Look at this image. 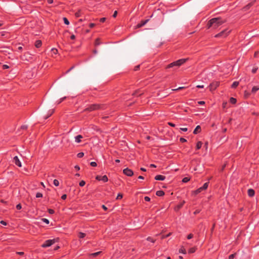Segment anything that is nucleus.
I'll use <instances>...</instances> for the list:
<instances>
[{
	"mask_svg": "<svg viewBox=\"0 0 259 259\" xmlns=\"http://www.w3.org/2000/svg\"><path fill=\"white\" fill-rule=\"evenodd\" d=\"M225 19H223L221 17L214 18L210 19L207 23V27L209 28L210 27L213 29H217L220 25L226 22Z\"/></svg>",
	"mask_w": 259,
	"mask_h": 259,
	"instance_id": "nucleus-1",
	"label": "nucleus"
},
{
	"mask_svg": "<svg viewBox=\"0 0 259 259\" xmlns=\"http://www.w3.org/2000/svg\"><path fill=\"white\" fill-rule=\"evenodd\" d=\"M59 240L58 238L54 239L52 240H48L41 245L42 247H47L51 246L52 244L57 242Z\"/></svg>",
	"mask_w": 259,
	"mask_h": 259,
	"instance_id": "nucleus-2",
	"label": "nucleus"
},
{
	"mask_svg": "<svg viewBox=\"0 0 259 259\" xmlns=\"http://www.w3.org/2000/svg\"><path fill=\"white\" fill-rule=\"evenodd\" d=\"M230 31H228V29H225L223 31H222V32H221L220 33L216 34L215 35V37H226L228 34L229 33H230Z\"/></svg>",
	"mask_w": 259,
	"mask_h": 259,
	"instance_id": "nucleus-3",
	"label": "nucleus"
},
{
	"mask_svg": "<svg viewBox=\"0 0 259 259\" xmlns=\"http://www.w3.org/2000/svg\"><path fill=\"white\" fill-rule=\"evenodd\" d=\"M123 172L124 173V175L129 177L132 176L134 174L133 171L128 168L124 169L123 170Z\"/></svg>",
	"mask_w": 259,
	"mask_h": 259,
	"instance_id": "nucleus-4",
	"label": "nucleus"
},
{
	"mask_svg": "<svg viewBox=\"0 0 259 259\" xmlns=\"http://www.w3.org/2000/svg\"><path fill=\"white\" fill-rule=\"evenodd\" d=\"M187 59H180L176 62H174L175 66H180L186 62Z\"/></svg>",
	"mask_w": 259,
	"mask_h": 259,
	"instance_id": "nucleus-5",
	"label": "nucleus"
},
{
	"mask_svg": "<svg viewBox=\"0 0 259 259\" xmlns=\"http://www.w3.org/2000/svg\"><path fill=\"white\" fill-rule=\"evenodd\" d=\"M219 85V83L218 82H215L211 83L209 85V89L210 91H212L215 90Z\"/></svg>",
	"mask_w": 259,
	"mask_h": 259,
	"instance_id": "nucleus-6",
	"label": "nucleus"
},
{
	"mask_svg": "<svg viewBox=\"0 0 259 259\" xmlns=\"http://www.w3.org/2000/svg\"><path fill=\"white\" fill-rule=\"evenodd\" d=\"M100 106L99 105H93L86 110L89 111H93L99 109Z\"/></svg>",
	"mask_w": 259,
	"mask_h": 259,
	"instance_id": "nucleus-7",
	"label": "nucleus"
},
{
	"mask_svg": "<svg viewBox=\"0 0 259 259\" xmlns=\"http://www.w3.org/2000/svg\"><path fill=\"white\" fill-rule=\"evenodd\" d=\"M148 21H149L148 19L144 20V21H142L140 23H139L138 24H137V25L136 26V28H140V27H142L143 26L145 25L147 23V22Z\"/></svg>",
	"mask_w": 259,
	"mask_h": 259,
	"instance_id": "nucleus-8",
	"label": "nucleus"
},
{
	"mask_svg": "<svg viewBox=\"0 0 259 259\" xmlns=\"http://www.w3.org/2000/svg\"><path fill=\"white\" fill-rule=\"evenodd\" d=\"M165 177L162 175H157L155 177V180H159V181H163L165 179Z\"/></svg>",
	"mask_w": 259,
	"mask_h": 259,
	"instance_id": "nucleus-9",
	"label": "nucleus"
},
{
	"mask_svg": "<svg viewBox=\"0 0 259 259\" xmlns=\"http://www.w3.org/2000/svg\"><path fill=\"white\" fill-rule=\"evenodd\" d=\"M247 193L248 196L252 197L254 195V191L252 189H249L248 190Z\"/></svg>",
	"mask_w": 259,
	"mask_h": 259,
	"instance_id": "nucleus-10",
	"label": "nucleus"
},
{
	"mask_svg": "<svg viewBox=\"0 0 259 259\" xmlns=\"http://www.w3.org/2000/svg\"><path fill=\"white\" fill-rule=\"evenodd\" d=\"M30 56L28 54H24L23 56H21V59L22 60H29Z\"/></svg>",
	"mask_w": 259,
	"mask_h": 259,
	"instance_id": "nucleus-11",
	"label": "nucleus"
},
{
	"mask_svg": "<svg viewBox=\"0 0 259 259\" xmlns=\"http://www.w3.org/2000/svg\"><path fill=\"white\" fill-rule=\"evenodd\" d=\"M201 131V127L199 125H197L193 131L194 134H197L199 133Z\"/></svg>",
	"mask_w": 259,
	"mask_h": 259,
	"instance_id": "nucleus-12",
	"label": "nucleus"
},
{
	"mask_svg": "<svg viewBox=\"0 0 259 259\" xmlns=\"http://www.w3.org/2000/svg\"><path fill=\"white\" fill-rule=\"evenodd\" d=\"M203 190H204L203 189V188H202V187L198 188L197 190H196V191H194L193 192V193L195 194V195H197L198 194H199V193H200Z\"/></svg>",
	"mask_w": 259,
	"mask_h": 259,
	"instance_id": "nucleus-13",
	"label": "nucleus"
},
{
	"mask_svg": "<svg viewBox=\"0 0 259 259\" xmlns=\"http://www.w3.org/2000/svg\"><path fill=\"white\" fill-rule=\"evenodd\" d=\"M82 138V136L81 135H78L75 137V142L77 143H80L81 140L80 139Z\"/></svg>",
	"mask_w": 259,
	"mask_h": 259,
	"instance_id": "nucleus-14",
	"label": "nucleus"
},
{
	"mask_svg": "<svg viewBox=\"0 0 259 259\" xmlns=\"http://www.w3.org/2000/svg\"><path fill=\"white\" fill-rule=\"evenodd\" d=\"M185 203V201H183L181 203H180V204H179L177 206H176L175 210H178L179 209H180L182 207V206L184 205V204Z\"/></svg>",
	"mask_w": 259,
	"mask_h": 259,
	"instance_id": "nucleus-15",
	"label": "nucleus"
},
{
	"mask_svg": "<svg viewBox=\"0 0 259 259\" xmlns=\"http://www.w3.org/2000/svg\"><path fill=\"white\" fill-rule=\"evenodd\" d=\"M41 46V41L39 40L36 41L35 43V46L38 48Z\"/></svg>",
	"mask_w": 259,
	"mask_h": 259,
	"instance_id": "nucleus-16",
	"label": "nucleus"
},
{
	"mask_svg": "<svg viewBox=\"0 0 259 259\" xmlns=\"http://www.w3.org/2000/svg\"><path fill=\"white\" fill-rule=\"evenodd\" d=\"M156 195L158 196H162L164 194V193L163 191H158L156 192Z\"/></svg>",
	"mask_w": 259,
	"mask_h": 259,
	"instance_id": "nucleus-17",
	"label": "nucleus"
},
{
	"mask_svg": "<svg viewBox=\"0 0 259 259\" xmlns=\"http://www.w3.org/2000/svg\"><path fill=\"white\" fill-rule=\"evenodd\" d=\"M259 90V87L257 86L253 87L252 89V93H255L256 91Z\"/></svg>",
	"mask_w": 259,
	"mask_h": 259,
	"instance_id": "nucleus-18",
	"label": "nucleus"
},
{
	"mask_svg": "<svg viewBox=\"0 0 259 259\" xmlns=\"http://www.w3.org/2000/svg\"><path fill=\"white\" fill-rule=\"evenodd\" d=\"M101 251H98V252H95V253H91L90 254V256H96L99 254H100L101 253Z\"/></svg>",
	"mask_w": 259,
	"mask_h": 259,
	"instance_id": "nucleus-19",
	"label": "nucleus"
},
{
	"mask_svg": "<svg viewBox=\"0 0 259 259\" xmlns=\"http://www.w3.org/2000/svg\"><path fill=\"white\" fill-rule=\"evenodd\" d=\"M202 143L201 142H198L197 143V145H196V148L197 149H199L201 146H202Z\"/></svg>",
	"mask_w": 259,
	"mask_h": 259,
	"instance_id": "nucleus-20",
	"label": "nucleus"
},
{
	"mask_svg": "<svg viewBox=\"0 0 259 259\" xmlns=\"http://www.w3.org/2000/svg\"><path fill=\"white\" fill-rule=\"evenodd\" d=\"M239 84V82L238 81H235L233 83V84H232V88H236V87H237Z\"/></svg>",
	"mask_w": 259,
	"mask_h": 259,
	"instance_id": "nucleus-21",
	"label": "nucleus"
},
{
	"mask_svg": "<svg viewBox=\"0 0 259 259\" xmlns=\"http://www.w3.org/2000/svg\"><path fill=\"white\" fill-rule=\"evenodd\" d=\"M85 235H86L85 233H82V232H79L78 236L80 238H83L85 236Z\"/></svg>",
	"mask_w": 259,
	"mask_h": 259,
	"instance_id": "nucleus-22",
	"label": "nucleus"
},
{
	"mask_svg": "<svg viewBox=\"0 0 259 259\" xmlns=\"http://www.w3.org/2000/svg\"><path fill=\"white\" fill-rule=\"evenodd\" d=\"M196 250V248L195 247H192V248H191L189 249L188 252L189 253H192L193 252H194Z\"/></svg>",
	"mask_w": 259,
	"mask_h": 259,
	"instance_id": "nucleus-23",
	"label": "nucleus"
},
{
	"mask_svg": "<svg viewBox=\"0 0 259 259\" xmlns=\"http://www.w3.org/2000/svg\"><path fill=\"white\" fill-rule=\"evenodd\" d=\"M230 102L232 103V104H235L236 103V99L232 97L230 98Z\"/></svg>",
	"mask_w": 259,
	"mask_h": 259,
	"instance_id": "nucleus-24",
	"label": "nucleus"
},
{
	"mask_svg": "<svg viewBox=\"0 0 259 259\" xmlns=\"http://www.w3.org/2000/svg\"><path fill=\"white\" fill-rule=\"evenodd\" d=\"M101 180L104 182H107L108 181V178L106 176H104L102 177Z\"/></svg>",
	"mask_w": 259,
	"mask_h": 259,
	"instance_id": "nucleus-25",
	"label": "nucleus"
},
{
	"mask_svg": "<svg viewBox=\"0 0 259 259\" xmlns=\"http://www.w3.org/2000/svg\"><path fill=\"white\" fill-rule=\"evenodd\" d=\"M54 185L56 186H58L59 185V182L57 180H54L53 181Z\"/></svg>",
	"mask_w": 259,
	"mask_h": 259,
	"instance_id": "nucleus-26",
	"label": "nucleus"
},
{
	"mask_svg": "<svg viewBox=\"0 0 259 259\" xmlns=\"http://www.w3.org/2000/svg\"><path fill=\"white\" fill-rule=\"evenodd\" d=\"M100 44H101V42H100V39H99V38L96 39V40H95V45L96 46H98Z\"/></svg>",
	"mask_w": 259,
	"mask_h": 259,
	"instance_id": "nucleus-27",
	"label": "nucleus"
},
{
	"mask_svg": "<svg viewBox=\"0 0 259 259\" xmlns=\"http://www.w3.org/2000/svg\"><path fill=\"white\" fill-rule=\"evenodd\" d=\"M63 20H64V22L65 24L66 25H69V21L68 20V19L65 18V17H64L63 18Z\"/></svg>",
	"mask_w": 259,
	"mask_h": 259,
	"instance_id": "nucleus-28",
	"label": "nucleus"
},
{
	"mask_svg": "<svg viewBox=\"0 0 259 259\" xmlns=\"http://www.w3.org/2000/svg\"><path fill=\"white\" fill-rule=\"evenodd\" d=\"M190 180V178L185 177L183 179L182 182L184 183H186V182H188Z\"/></svg>",
	"mask_w": 259,
	"mask_h": 259,
	"instance_id": "nucleus-29",
	"label": "nucleus"
},
{
	"mask_svg": "<svg viewBox=\"0 0 259 259\" xmlns=\"http://www.w3.org/2000/svg\"><path fill=\"white\" fill-rule=\"evenodd\" d=\"M208 186V183H205V184H204L203 186H202V188H203L204 190H206Z\"/></svg>",
	"mask_w": 259,
	"mask_h": 259,
	"instance_id": "nucleus-30",
	"label": "nucleus"
},
{
	"mask_svg": "<svg viewBox=\"0 0 259 259\" xmlns=\"http://www.w3.org/2000/svg\"><path fill=\"white\" fill-rule=\"evenodd\" d=\"M179 252L184 254L186 253V250L183 247L180 249Z\"/></svg>",
	"mask_w": 259,
	"mask_h": 259,
	"instance_id": "nucleus-31",
	"label": "nucleus"
},
{
	"mask_svg": "<svg viewBox=\"0 0 259 259\" xmlns=\"http://www.w3.org/2000/svg\"><path fill=\"white\" fill-rule=\"evenodd\" d=\"M84 153L83 152H80L77 154V157L78 158H81L83 156Z\"/></svg>",
	"mask_w": 259,
	"mask_h": 259,
	"instance_id": "nucleus-32",
	"label": "nucleus"
},
{
	"mask_svg": "<svg viewBox=\"0 0 259 259\" xmlns=\"http://www.w3.org/2000/svg\"><path fill=\"white\" fill-rule=\"evenodd\" d=\"M36 197L37 198H40V197H42V194L41 193H37L36 194Z\"/></svg>",
	"mask_w": 259,
	"mask_h": 259,
	"instance_id": "nucleus-33",
	"label": "nucleus"
},
{
	"mask_svg": "<svg viewBox=\"0 0 259 259\" xmlns=\"http://www.w3.org/2000/svg\"><path fill=\"white\" fill-rule=\"evenodd\" d=\"M174 66H175L174 62H173V63H171L169 64L167 67H166V68H171V67H174Z\"/></svg>",
	"mask_w": 259,
	"mask_h": 259,
	"instance_id": "nucleus-34",
	"label": "nucleus"
},
{
	"mask_svg": "<svg viewBox=\"0 0 259 259\" xmlns=\"http://www.w3.org/2000/svg\"><path fill=\"white\" fill-rule=\"evenodd\" d=\"M85 184V182L84 181H81L79 183V186L81 187H82V186H84Z\"/></svg>",
	"mask_w": 259,
	"mask_h": 259,
	"instance_id": "nucleus-35",
	"label": "nucleus"
},
{
	"mask_svg": "<svg viewBox=\"0 0 259 259\" xmlns=\"http://www.w3.org/2000/svg\"><path fill=\"white\" fill-rule=\"evenodd\" d=\"M147 240L148 241H151L152 242L154 243L155 242V240H153L151 237H148L147 238Z\"/></svg>",
	"mask_w": 259,
	"mask_h": 259,
	"instance_id": "nucleus-36",
	"label": "nucleus"
},
{
	"mask_svg": "<svg viewBox=\"0 0 259 259\" xmlns=\"http://www.w3.org/2000/svg\"><path fill=\"white\" fill-rule=\"evenodd\" d=\"M52 51L53 52V54H57L58 53V50L54 48L52 49Z\"/></svg>",
	"mask_w": 259,
	"mask_h": 259,
	"instance_id": "nucleus-37",
	"label": "nucleus"
},
{
	"mask_svg": "<svg viewBox=\"0 0 259 259\" xmlns=\"http://www.w3.org/2000/svg\"><path fill=\"white\" fill-rule=\"evenodd\" d=\"M42 221L47 224L49 223V221L47 219H42Z\"/></svg>",
	"mask_w": 259,
	"mask_h": 259,
	"instance_id": "nucleus-38",
	"label": "nucleus"
},
{
	"mask_svg": "<svg viewBox=\"0 0 259 259\" xmlns=\"http://www.w3.org/2000/svg\"><path fill=\"white\" fill-rule=\"evenodd\" d=\"M193 237V235L192 234H190L187 236V239H190L192 238Z\"/></svg>",
	"mask_w": 259,
	"mask_h": 259,
	"instance_id": "nucleus-39",
	"label": "nucleus"
},
{
	"mask_svg": "<svg viewBox=\"0 0 259 259\" xmlns=\"http://www.w3.org/2000/svg\"><path fill=\"white\" fill-rule=\"evenodd\" d=\"M27 128V126L26 125H23L21 126L20 129L22 130H25Z\"/></svg>",
	"mask_w": 259,
	"mask_h": 259,
	"instance_id": "nucleus-40",
	"label": "nucleus"
},
{
	"mask_svg": "<svg viewBox=\"0 0 259 259\" xmlns=\"http://www.w3.org/2000/svg\"><path fill=\"white\" fill-rule=\"evenodd\" d=\"M17 166H18L19 167H21L22 166L21 163L19 161V160L18 159V158H17Z\"/></svg>",
	"mask_w": 259,
	"mask_h": 259,
	"instance_id": "nucleus-41",
	"label": "nucleus"
},
{
	"mask_svg": "<svg viewBox=\"0 0 259 259\" xmlns=\"http://www.w3.org/2000/svg\"><path fill=\"white\" fill-rule=\"evenodd\" d=\"M185 88L184 87H179L178 88V89H172L171 91H178V90H181V89H183Z\"/></svg>",
	"mask_w": 259,
	"mask_h": 259,
	"instance_id": "nucleus-42",
	"label": "nucleus"
},
{
	"mask_svg": "<svg viewBox=\"0 0 259 259\" xmlns=\"http://www.w3.org/2000/svg\"><path fill=\"white\" fill-rule=\"evenodd\" d=\"M258 68L257 67H254L252 69V72L253 73H255L256 71V70H257Z\"/></svg>",
	"mask_w": 259,
	"mask_h": 259,
	"instance_id": "nucleus-43",
	"label": "nucleus"
},
{
	"mask_svg": "<svg viewBox=\"0 0 259 259\" xmlns=\"http://www.w3.org/2000/svg\"><path fill=\"white\" fill-rule=\"evenodd\" d=\"M235 254H231L229 257V259H233L235 257Z\"/></svg>",
	"mask_w": 259,
	"mask_h": 259,
	"instance_id": "nucleus-44",
	"label": "nucleus"
},
{
	"mask_svg": "<svg viewBox=\"0 0 259 259\" xmlns=\"http://www.w3.org/2000/svg\"><path fill=\"white\" fill-rule=\"evenodd\" d=\"M122 198V195L121 194H118V195L117 196L116 199H121Z\"/></svg>",
	"mask_w": 259,
	"mask_h": 259,
	"instance_id": "nucleus-45",
	"label": "nucleus"
},
{
	"mask_svg": "<svg viewBox=\"0 0 259 259\" xmlns=\"http://www.w3.org/2000/svg\"><path fill=\"white\" fill-rule=\"evenodd\" d=\"M252 5V4L250 3V4H249L248 5H247L245 7H244V9L245 10H247L250 7H251V6Z\"/></svg>",
	"mask_w": 259,
	"mask_h": 259,
	"instance_id": "nucleus-46",
	"label": "nucleus"
},
{
	"mask_svg": "<svg viewBox=\"0 0 259 259\" xmlns=\"http://www.w3.org/2000/svg\"><path fill=\"white\" fill-rule=\"evenodd\" d=\"M91 165L92 166H96L97 163L95 162H92L90 163Z\"/></svg>",
	"mask_w": 259,
	"mask_h": 259,
	"instance_id": "nucleus-47",
	"label": "nucleus"
},
{
	"mask_svg": "<svg viewBox=\"0 0 259 259\" xmlns=\"http://www.w3.org/2000/svg\"><path fill=\"white\" fill-rule=\"evenodd\" d=\"M66 98V97H64V98H62L61 99H60V100L58 102L57 104H60L61 102H62Z\"/></svg>",
	"mask_w": 259,
	"mask_h": 259,
	"instance_id": "nucleus-48",
	"label": "nucleus"
},
{
	"mask_svg": "<svg viewBox=\"0 0 259 259\" xmlns=\"http://www.w3.org/2000/svg\"><path fill=\"white\" fill-rule=\"evenodd\" d=\"M144 199L146 201H150V198L149 197H148V196L145 197H144Z\"/></svg>",
	"mask_w": 259,
	"mask_h": 259,
	"instance_id": "nucleus-49",
	"label": "nucleus"
},
{
	"mask_svg": "<svg viewBox=\"0 0 259 259\" xmlns=\"http://www.w3.org/2000/svg\"><path fill=\"white\" fill-rule=\"evenodd\" d=\"M180 140L182 142H186L187 141V140L183 138H181Z\"/></svg>",
	"mask_w": 259,
	"mask_h": 259,
	"instance_id": "nucleus-50",
	"label": "nucleus"
},
{
	"mask_svg": "<svg viewBox=\"0 0 259 259\" xmlns=\"http://www.w3.org/2000/svg\"><path fill=\"white\" fill-rule=\"evenodd\" d=\"M48 211H49V212L50 214H53V213H54V210L51 209H49L48 210Z\"/></svg>",
	"mask_w": 259,
	"mask_h": 259,
	"instance_id": "nucleus-51",
	"label": "nucleus"
},
{
	"mask_svg": "<svg viewBox=\"0 0 259 259\" xmlns=\"http://www.w3.org/2000/svg\"><path fill=\"white\" fill-rule=\"evenodd\" d=\"M9 68V66H8V65H4L3 66V68L4 69H8V68Z\"/></svg>",
	"mask_w": 259,
	"mask_h": 259,
	"instance_id": "nucleus-52",
	"label": "nucleus"
},
{
	"mask_svg": "<svg viewBox=\"0 0 259 259\" xmlns=\"http://www.w3.org/2000/svg\"><path fill=\"white\" fill-rule=\"evenodd\" d=\"M0 223L1 224L3 225H7V223L5 221H3V220L0 222Z\"/></svg>",
	"mask_w": 259,
	"mask_h": 259,
	"instance_id": "nucleus-53",
	"label": "nucleus"
},
{
	"mask_svg": "<svg viewBox=\"0 0 259 259\" xmlns=\"http://www.w3.org/2000/svg\"><path fill=\"white\" fill-rule=\"evenodd\" d=\"M75 16H76V17H79V16H80V11H78V12H76V13L75 14Z\"/></svg>",
	"mask_w": 259,
	"mask_h": 259,
	"instance_id": "nucleus-54",
	"label": "nucleus"
},
{
	"mask_svg": "<svg viewBox=\"0 0 259 259\" xmlns=\"http://www.w3.org/2000/svg\"><path fill=\"white\" fill-rule=\"evenodd\" d=\"M67 197V195L66 194H64L62 196L61 198L63 200H65Z\"/></svg>",
	"mask_w": 259,
	"mask_h": 259,
	"instance_id": "nucleus-55",
	"label": "nucleus"
},
{
	"mask_svg": "<svg viewBox=\"0 0 259 259\" xmlns=\"http://www.w3.org/2000/svg\"><path fill=\"white\" fill-rule=\"evenodd\" d=\"M117 15V12L116 11H115L114 12V14H113V17L114 18H115V17H116Z\"/></svg>",
	"mask_w": 259,
	"mask_h": 259,
	"instance_id": "nucleus-56",
	"label": "nucleus"
},
{
	"mask_svg": "<svg viewBox=\"0 0 259 259\" xmlns=\"http://www.w3.org/2000/svg\"><path fill=\"white\" fill-rule=\"evenodd\" d=\"M170 234H171V233H170L168 234L167 235H165V236H162V238H164L167 237L169 236H170Z\"/></svg>",
	"mask_w": 259,
	"mask_h": 259,
	"instance_id": "nucleus-57",
	"label": "nucleus"
},
{
	"mask_svg": "<svg viewBox=\"0 0 259 259\" xmlns=\"http://www.w3.org/2000/svg\"><path fill=\"white\" fill-rule=\"evenodd\" d=\"M180 129L183 132H187L188 130L187 128H181Z\"/></svg>",
	"mask_w": 259,
	"mask_h": 259,
	"instance_id": "nucleus-58",
	"label": "nucleus"
},
{
	"mask_svg": "<svg viewBox=\"0 0 259 259\" xmlns=\"http://www.w3.org/2000/svg\"><path fill=\"white\" fill-rule=\"evenodd\" d=\"M168 124L170 125L171 126L174 127L175 126V124L171 123V122H168Z\"/></svg>",
	"mask_w": 259,
	"mask_h": 259,
	"instance_id": "nucleus-59",
	"label": "nucleus"
},
{
	"mask_svg": "<svg viewBox=\"0 0 259 259\" xmlns=\"http://www.w3.org/2000/svg\"><path fill=\"white\" fill-rule=\"evenodd\" d=\"M22 207L20 204H17V210L21 209Z\"/></svg>",
	"mask_w": 259,
	"mask_h": 259,
	"instance_id": "nucleus-60",
	"label": "nucleus"
},
{
	"mask_svg": "<svg viewBox=\"0 0 259 259\" xmlns=\"http://www.w3.org/2000/svg\"><path fill=\"white\" fill-rule=\"evenodd\" d=\"M106 20L105 18H102L100 19V21L102 22H104Z\"/></svg>",
	"mask_w": 259,
	"mask_h": 259,
	"instance_id": "nucleus-61",
	"label": "nucleus"
},
{
	"mask_svg": "<svg viewBox=\"0 0 259 259\" xmlns=\"http://www.w3.org/2000/svg\"><path fill=\"white\" fill-rule=\"evenodd\" d=\"M95 24L94 23H91V24H90V27L91 28H93V27H94V26H95Z\"/></svg>",
	"mask_w": 259,
	"mask_h": 259,
	"instance_id": "nucleus-62",
	"label": "nucleus"
},
{
	"mask_svg": "<svg viewBox=\"0 0 259 259\" xmlns=\"http://www.w3.org/2000/svg\"><path fill=\"white\" fill-rule=\"evenodd\" d=\"M140 67V65H137L135 67V70H138Z\"/></svg>",
	"mask_w": 259,
	"mask_h": 259,
	"instance_id": "nucleus-63",
	"label": "nucleus"
},
{
	"mask_svg": "<svg viewBox=\"0 0 259 259\" xmlns=\"http://www.w3.org/2000/svg\"><path fill=\"white\" fill-rule=\"evenodd\" d=\"M96 179H97V180H101V179H102V178H101V177H100V176H97L96 177Z\"/></svg>",
	"mask_w": 259,
	"mask_h": 259,
	"instance_id": "nucleus-64",
	"label": "nucleus"
}]
</instances>
